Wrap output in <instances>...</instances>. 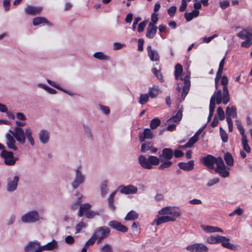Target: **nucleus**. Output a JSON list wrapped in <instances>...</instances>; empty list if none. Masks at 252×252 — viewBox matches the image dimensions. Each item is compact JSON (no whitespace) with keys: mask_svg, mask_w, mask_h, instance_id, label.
<instances>
[{"mask_svg":"<svg viewBox=\"0 0 252 252\" xmlns=\"http://www.w3.org/2000/svg\"><path fill=\"white\" fill-rule=\"evenodd\" d=\"M94 57L95 58H96V59H99L101 60L108 61L110 59V58L109 56L105 55V54H104L103 53L101 52L95 53L94 54Z\"/></svg>","mask_w":252,"mask_h":252,"instance_id":"nucleus-40","label":"nucleus"},{"mask_svg":"<svg viewBox=\"0 0 252 252\" xmlns=\"http://www.w3.org/2000/svg\"><path fill=\"white\" fill-rule=\"evenodd\" d=\"M178 166L180 169L185 171H189L193 168L194 161L193 160H189V161L185 162H179Z\"/></svg>","mask_w":252,"mask_h":252,"instance_id":"nucleus-25","label":"nucleus"},{"mask_svg":"<svg viewBox=\"0 0 252 252\" xmlns=\"http://www.w3.org/2000/svg\"><path fill=\"white\" fill-rule=\"evenodd\" d=\"M252 45V41L251 39H246L244 41L241 43V46L245 48H249Z\"/></svg>","mask_w":252,"mask_h":252,"instance_id":"nucleus-58","label":"nucleus"},{"mask_svg":"<svg viewBox=\"0 0 252 252\" xmlns=\"http://www.w3.org/2000/svg\"><path fill=\"white\" fill-rule=\"evenodd\" d=\"M241 140L243 149L247 153H250L251 152V148L248 144L247 137L242 138Z\"/></svg>","mask_w":252,"mask_h":252,"instance_id":"nucleus-46","label":"nucleus"},{"mask_svg":"<svg viewBox=\"0 0 252 252\" xmlns=\"http://www.w3.org/2000/svg\"><path fill=\"white\" fill-rule=\"evenodd\" d=\"M38 246H39V244L37 242H30L25 247V252H33Z\"/></svg>","mask_w":252,"mask_h":252,"instance_id":"nucleus-34","label":"nucleus"},{"mask_svg":"<svg viewBox=\"0 0 252 252\" xmlns=\"http://www.w3.org/2000/svg\"><path fill=\"white\" fill-rule=\"evenodd\" d=\"M221 102V97L220 91H219L217 94H216L215 95H213L211 96L210 101L209 114L208 117V122H210L212 119L216 108V103L219 105Z\"/></svg>","mask_w":252,"mask_h":252,"instance_id":"nucleus-4","label":"nucleus"},{"mask_svg":"<svg viewBox=\"0 0 252 252\" xmlns=\"http://www.w3.org/2000/svg\"><path fill=\"white\" fill-rule=\"evenodd\" d=\"M138 161L142 167L150 169L152 168V165H157L160 161L162 162L163 160L153 156H150L147 158L143 156H140L138 158Z\"/></svg>","mask_w":252,"mask_h":252,"instance_id":"nucleus-2","label":"nucleus"},{"mask_svg":"<svg viewBox=\"0 0 252 252\" xmlns=\"http://www.w3.org/2000/svg\"><path fill=\"white\" fill-rule=\"evenodd\" d=\"M237 36L241 39H251L252 37V29L247 28L243 29L237 33Z\"/></svg>","mask_w":252,"mask_h":252,"instance_id":"nucleus-21","label":"nucleus"},{"mask_svg":"<svg viewBox=\"0 0 252 252\" xmlns=\"http://www.w3.org/2000/svg\"><path fill=\"white\" fill-rule=\"evenodd\" d=\"M236 125L237 126V127L239 131L240 134L242 135V138L246 137V135L245 134V130L242 126L241 123L239 120H236L235 121Z\"/></svg>","mask_w":252,"mask_h":252,"instance_id":"nucleus-41","label":"nucleus"},{"mask_svg":"<svg viewBox=\"0 0 252 252\" xmlns=\"http://www.w3.org/2000/svg\"><path fill=\"white\" fill-rule=\"evenodd\" d=\"M154 137L152 131L150 128H145L143 132L140 133L139 139L141 142L144 141L146 139H152Z\"/></svg>","mask_w":252,"mask_h":252,"instance_id":"nucleus-20","label":"nucleus"},{"mask_svg":"<svg viewBox=\"0 0 252 252\" xmlns=\"http://www.w3.org/2000/svg\"><path fill=\"white\" fill-rule=\"evenodd\" d=\"M217 111L219 120L220 121L223 120L225 118V115L222 108L221 107H219L217 108Z\"/></svg>","mask_w":252,"mask_h":252,"instance_id":"nucleus-52","label":"nucleus"},{"mask_svg":"<svg viewBox=\"0 0 252 252\" xmlns=\"http://www.w3.org/2000/svg\"><path fill=\"white\" fill-rule=\"evenodd\" d=\"M91 204L89 203H86L84 204H82L80 206L79 212H78V215L79 217H82L83 215L86 212H87L88 210L90 209L91 208Z\"/></svg>","mask_w":252,"mask_h":252,"instance_id":"nucleus-33","label":"nucleus"},{"mask_svg":"<svg viewBox=\"0 0 252 252\" xmlns=\"http://www.w3.org/2000/svg\"><path fill=\"white\" fill-rule=\"evenodd\" d=\"M236 107L235 106L227 107L226 109V116L231 117L233 118L237 117Z\"/></svg>","mask_w":252,"mask_h":252,"instance_id":"nucleus-32","label":"nucleus"},{"mask_svg":"<svg viewBox=\"0 0 252 252\" xmlns=\"http://www.w3.org/2000/svg\"><path fill=\"white\" fill-rule=\"evenodd\" d=\"M50 134L48 130H41L39 133V139L42 144H46L49 140Z\"/></svg>","mask_w":252,"mask_h":252,"instance_id":"nucleus-22","label":"nucleus"},{"mask_svg":"<svg viewBox=\"0 0 252 252\" xmlns=\"http://www.w3.org/2000/svg\"><path fill=\"white\" fill-rule=\"evenodd\" d=\"M159 93V90L158 87L152 88L149 91V96L152 98L156 97Z\"/></svg>","mask_w":252,"mask_h":252,"instance_id":"nucleus-45","label":"nucleus"},{"mask_svg":"<svg viewBox=\"0 0 252 252\" xmlns=\"http://www.w3.org/2000/svg\"><path fill=\"white\" fill-rule=\"evenodd\" d=\"M147 21H144L141 23H140L138 26V32H141L144 31V29L147 25Z\"/></svg>","mask_w":252,"mask_h":252,"instance_id":"nucleus-56","label":"nucleus"},{"mask_svg":"<svg viewBox=\"0 0 252 252\" xmlns=\"http://www.w3.org/2000/svg\"><path fill=\"white\" fill-rule=\"evenodd\" d=\"M6 139V145L7 147L14 151H17L18 148L15 145L16 141L14 138V136L9 133H7L5 135Z\"/></svg>","mask_w":252,"mask_h":252,"instance_id":"nucleus-15","label":"nucleus"},{"mask_svg":"<svg viewBox=\"0 0 252 252\" xmlns=\"http://www.w3.org/2000/svg\"><path fill=\"white\" fill-rule=\"evenodd\" d=\"M32 24L34 26H38L41 24H46L49 26H52V23L49 22L48 20L43 17H37L34 18L32 21Z\"/></svg>","mask_w":252,"mask_h":252,"instance_id":"nucleus-23","label":"nucleus"},{"mask_svg":"<svg viewBox=\"0 0 252 252\" xmlns=\"http://www.w3.org/2000/svg\"><path fill=\"white\" fill-rule=\"evenodd\" d=\"M116 193V190L114 191L110 195L108 198V204L109 207L112 210H114L115 209V206L113 203L114 196Z\"/></svg>","mask_w":252,"mask_h":252,"instance_id":"nucleus-42","label":"nucleus"},{"mask_svg":"<svg viewBox=\"0 0 252 252\" xmlns=\"http://www.w3.org/2000/svg\"><path fill=\"white\" fill-rule=\"evenodd\" d=\"M9 131L20 144H24L27 137L31 145L32 146L34 145V140L32 136V131L30 128H27L25 131L23 128L16 126L13 130H10Z\"/></svg>","mask_w":252,"mask_h":252,"instance_id":"nucleus-1","label":"nucleus"},{"mask_svg":"<svg viewBox=\"0 0 252 252\" xmlns=\"http://www.w3.org/2000/svg\"><path fill=\"white\" fill-rule=\"evenodd\" d=\"M109 225L112 228L117 230L118 231H121L122 232H126L128 231V228L126 226L122 225L120 222L112 220L109 222Z\"/></svg>","mask_w":252,"mask_h":252,"instance_id":"nucleus-16","label":"nucleus"},{"mask_svg":"<svg viewBox=\"0 0 252 252\" xmlns=\"http://www.w3.org/2000/svg\"><path fill=\"white\" fill-rule=\"evenodd\" d=\"M224 159L226 163L229 166L233 165L234 159L229 153H226L224 156Z\"/></svg>","mask_w":252,"mask_h":252,"instance_id":"nucleus-37","label":"nucleus"},{"mask_svg":"<svg viewBox=\"0 0 252 252\" xmlns=\"http://www.w3.org/2000/svg\"><path fill=\"white\" fill-rule=\"evenodd\" d=\"M118 190L125 194H136L138 191V189L132 185H121L118 188Z\"/></svg>","mask_w":252,"mask_h":252,"instance_id":"nucleus-9","label":"nucleus"},{"mask_svg":"<svg viewBox=\"0 0 252 252\" xmlns=\"http://www.w3.org/2000/svg\"><path fill=\"white\" fill-rule=\"evenodd\" d=\"M139 215L134 211H130L125 218L126 220H134L138 218Z\"/></svg>","mask_w":252,"mask_h":252,"instance_id":"nucleus-36","label":"nucleus"},{"mask_svg":"<svg viewBox=\"0 0 252 252\" xmlns=\"http://www.w3.org/2000/svg\"><path fill=\"white\" fill-rule=\"evenodd\" d=\"M198 138L193 135L189 140V141L185 145V147L191 148L197 141Z\"/></svg>","mask_w":252,"mask_h":252,"instance_id":"nucleus-43","label":"nucleus"},{"mask_svg":"<svg viewBox=\"0 0 252 252\" xmlns=\"http://www.w3.org/2000/svg\"><path fill=\"white\" fill-rule=\"evenodd\" d=\"M184 86L182 93V98L184 99L188 94L190 86L189 75H187L184 79Z\"/></svg>","mask_w":252,"mask_h":252,"instance_id":"nucleus-18","label":"nucleus"},{"mask_svg":"<svg viewBox=\"0 0 252 252\" xmlns=\"http://www.w3.org/2000/svg\"><path fill=\"white\" fill-rule=\"evenodd\" d=\"M202 229L207 233L215 232V226L209 225H201Z\"/></svg>","mask_w":252,"mask_h":252,"instance_id":"nucleus-49","label":"nucleus"},{"mask_svg":"<svg viewBox=\"0 0 252 252\" xmlns=\"http://www.w3.org/2000/svg\"><path fill=\"white\" fill-rule=\"evenodd\" d=\"M175 219H173V217H168V216L163 215L162 216H158L157 218L154 220L153 223L157 225H159L163 223L168 222L169 221H175Z\"/></svg>","mask_w":252,"mask_h":252,"instance_id":"nucleus-13","label":"nucleus"},{"mask_svg":"<svg viewBox=\"0 0 252 252\" xmlns=\"http://www.w3.org/2000/svg\"><path fill=\"white\" fill-rule=\"evenodd\" d=\"M100 251L101 252H113V248L110 245L105 244L100 247Z\"/></svg>","mask_w":252,"mask_h":252,"instance_id":"nucleus-44","label":"nucleus"},{"mask_svg":"<svg viewBox=\"0 0 252 252\" xmlns=\"http://www.w3.org/2000/svg\"><path fill=\"white\" fill-rule=\"evenodd\" d=\"M220 237V236L219 235L210 236L207 238V242L209 244L218 243H219Z\"/></svg>","mask_w":252,"mask_h":252,"instance_id":"nucleus-39","label":"nucleus"},{"mask_svg":"<svg viewBox=\"0 0 252 252\" xmlns=\"http://www.w3.org/2000/svg\"><path fill=\"white\" fill-rule=\"evenodd\" d=\"M183 72V67L180 64H177L175 66V70L174 72L175 77L176 80H178L180 76Z\"/></svg>","mask_w":252,"mask_h":252,"instance_id":"nucleus-38","label":"nucleus"},{"mask_svg":"<svg viewBox=\"0 0 252 252\" xmlns=\"http://www.w3.org/2000/svg\"><path fill=\"white\" fill-rule=\"evenodd\" d=\"M220 135L222 141L223 142H226L228 141V135L225 131L222 128L220 127Z\"/></svg>","mask_w":252,"mask_h":252,"instance_id":"nucleus-51","label":"nucleus"},{"mask_svg":"<svg viewBox=\"0 0 252 252\" xmlns=\"http://www.w3.org/2000/svg\"><path fill=\"white\" fill-rule=\"evenodd\" d=\"M3 6L4 7L5 11L8 10L10 9V0H4L3 1Z\"/></svg>","mask_w":252,"mask_h":252,"instance_id":"nucleus-63","label":"nucleus"},{"mask_svg":"<svg viewBox=\"0 0 252 252\" xmlns=\"http://www.w3.org/2000/svg\"><path fill=\"white\" fill-rule=\"evenodd\" d=\"M221 78V84L223 86L222 93L221 90H219L215 92L213 95H215L216 94H217L219 91H220L221 97V102L224 104H226L229 101L230 99L229 91L228 87H227L228 80L227 77L226 76H223Z\"/></svg>","mask_w":252,"mask_h":252,"instance_id":"nucleus-3","label":"nucleus"},{"mask_svg":"<svg viewBox=\"0 0 252 252\" xmlns=\"http://www.w3.org/2000/svg\"><path fill=\"white\" fill-rule=\"evenodd\" d=\"M109 233V228L106 226H102L95 229L93 234L96 239L97 244H100L103 240L108 237Z\"/></svg>","mask_w":252,"mask_h":252,"instance_id":"nucleus-5","label":"nucleus"},{"mask_svg":"<svg viewBox=\"0 0 252 252\" xmlns=\"http://www.w3.org/2000/svg\"><path fill=\"white\" fill-rule=\"evenodd\" d=\"M215 163L217 166L215 169L216 172H217L220 170L225 169V165H224L223 160L221 157H218L216 158Z\"/></svg>","mask_w":252,"mask_h":252,"instance_id":"nucleus-28","label":"nucleus"},{"mask_svg":"<svg viewBox=\"0 0 252 252\" xmlns=\"http://www.w3.org/2000/svg\"><path fill=\"white\" fill-rule=\"evenodd\" d=\"M0 156L3 158L4 163L7 165H14L17 160L16 158H14L12 152H8L6 150L2 151Z\"/></svg>","mask_w":252,"mask_h":252,"instance_id":"nucleus-8","label":"nucleus"},{"mask_svg":"<svg viewBox=\"0 0 252 252\" xmlns=\"http://www.w3.org/2000/svg\"><path fill=\"white\" fill-rule=\"evenodd\" d=\"M160 124V121L158 118L153 119L150 123V127L151 129L156 128Z\"/></svg>","mask_w":252,"mask_h":252,"instance_id":"nucleus-47","label":"nucleus"},{"mask_svg":"<svg viewBox=\"0 0 252 252\" xmlns=\"http://www.w3.org/2000/svg\"><path fill=\"white\" fill-rule=\"evenodd\" d=\"M243 210L242 208L239 207L235 209L234 211H233L232 212L230 213L229 214V216L231 217L234 216L235 215L240 216L243 214Z\"/></svg>","mask_w":252,"mask_h":252,"instance_id":"nucleus-55","label":"nucleus"},{"mask_svg":"<svg viewBox=\"0 0 252 252\" xmlns=\"http://www.w3.org/2000/svg\"><path fill=\"white\" fill-rule=\"evenodd\" d=\"M187 6V1L186 0H182V4L179 7V10L181 12L184 11Z\"/></svg>","mask_w":252,"mask_h":252,"instance_id":"nucleus-64","label":"nucleus"},{"mask_svg":"<svg viewBox=\"0 0 252 252\" xmlns=\"http://www.w3.org/2000/svg\"><path fill=\"white\" fill-rule=\"evenodd\" d=\"M152 72L161 82L163 81V77L160 70H158L156 68H154L152 69Z\"/></svg>","mask_w":252,"mask_h":252,"instance_id":"nucleus-54","label":"nucleus"},{"mask_svg":"<svg viewBox=\"0 0 252 252\" xmlns=\"http://www.w3.org/2000/svg\"><path fill=\"white\" fill-rule=\"evenodd\" d=\"M99 214L98 213L94 212L93 211H88L85 214V216L86 218L88 219H92L94 216L96 215H98Z\"/></svg>","mask_w":252,"mask_h":252,"instance_id":"nucleus-60","label":"nucleus"},{"mask_svg":"<svg viewBox=\"0 0 252 252\" xmlns=\"http://www.w3.org/2000/svg\"><path fill=\"white\" fill-rule=\"evenodd\" d=\"M96 240V239L93 234L91 238L89 239V240L86 243L84 247H86V248L87 249L90 246L93 245Z\"/></svg>","mask_w":252,"mask_h":252,"instance_id":"nucleus-57","label":"nucleus"},{"mask_svg":"<svg viewBox=\"0 0 252 252\" xmlns=\"http://www.w3.org/2000/svg\"><path fill=\"white\" fill-rule=\"evenodd\" d=\"M40 219L38 213L36 211H30L21 217V220L25 223H34Z\"/></svg>","mask_w":252,"mask_h":252,"instance_id":"nucleus-7","label":"nucleus"},{"mask_svg":"<svg viewBox=\"0 0 252 252\" xmlns=\"http://www.w3.org/2000/svg\"><path fill=\"white\" fill-rule=\"evenodd\" d=\"M149 100V95L148 94H141L139 99V103L143 105L146 103Z\"/></svg>","mask_w":252,"mask_h":252,"instance_id":"nucleus-50","label":"nucleus"},{"mask_svg":"<svg viewBox=\"0 0 252 252\" xmlns=\"http://www.w3.org/2000/svg\"><path fill=\"white\" fill-rule=\"evenodd\" d=\"M86 226V224L83 222H81L77 224L76 226V233H79L82 229L85 228Z\"/></svg>","mask_w":252,"mask_h":252,"instance_id":"nucleus-61","label":"nucleus"},{"mask_svg":"<svg viewBox=\"0 0 252 252\" xmlns=\"http://www.w3.org/2000/svg\"><path fill=\"white\" fill-rule=\"evenodd\" d=\"M18 181L19 177L18 176H15L13 179L8 178L7 179V190L8 191L15 190L17 189Z\"/></svg>","mask_w":252,"mask_h":252,"instance_id":"nucleus-14","label":"nucleus"},{"mask_svg":"<svg viewBox=\"0 0 252 252\" xmlns=\"http://www.w3.org/2000/svg\"><path fill=\"white\" fill-rule=\"evenodd\" d=\"M42 10V7L40 6H33L28 5L25 9V11L28 15H35L39 14Z\"/></svg>","mask_w":252,"mask_h":252,"instance_id":"nucleus-17","label":"nucleus"},{"mask_svg":"<svg viewBox=\"0 0 252 252\" xmlns=\"http://www.w3.org/2000/svg\"><path fill=\"white\" fill-rule=\"evenodd\" d=\"M223 65L224 64H219V67L215 78V86L216 89H217L219 81L221 77V74L223 69Z\"/></svg>","mask_w":252,"mask_h":252,"instance_id":"nucleus-35","label":"nucleus"},{"mask_svg":"<svg viewBox=\"0 0 252 252\" xmlns=\"http://www.w3.org/2000/svg\"><path fill=\"white\" fill-rule=\"evenodd\" d=\"M199 15V11L197 10H193L190 12H186L185 18L187 22L190 21L193 18L197 17Z\"/></svg>","mask_w":252,"mask_h":252,"instance_id":"nucleus-29","label":"nucleus"},{"mask_svg":"<svg viewBox=\"0 0 252 252\" xmlns=\"http://www.w3.org/2000/svg\"><path fill=\"white\" fill-rule=\"evenodd\" d=\"M152 147V144L151 143H143L141 145V151L143 153H145L151 149Z\"/></svg>","mask_w":252,"mask_h":252,"instance_id":"nucleus-53","label":"nucleus"},{"mask_svg":"<svg viewBox=\"0 0 252 252\" xmlns=\"http://www.w3.org/2000/svg\"><path fill=\"white\" fill-rule=\"evenodd\" d=\"M147 51L148 56L150 60L153 62H157L159 60V55L158 52L152 49L151 46H148L147 47Z\"/></svg>","mask_w":252,"mask_h":252,"instance_id":"nucleus-24","label":"nucleus"},{"mask_svg":"<svg viewBox=\"0 0 252 252\" xmlns=\"http://www.w3.org/2000/svg\"><path fill=\"white\" fill-rule=\"evenodd\" d=\"M159 215H166L168 217H173L174 219L179 217L181 213L179 209L175 207H165L158 212Z\"/></svg>","mask_w":252,"mask_h":252,"instance_id":"nucleus-6","label":"nucleus"},{"mask_svg":"<svg viewBox=\"0 0 252 252\" xmlns=\"http://www.w3.org/2000/svg\"><path fill=\"white\" fill-rule=\"evenodd\" d=\"M182 118V112L181 110H179L175 116H173L170 119H169L167 123L168 124L171 123H175L174 124H178L179 122L181 120Z\"/></svg>","mask_w":252,"mask_h":252,"instance_id":"nucleus-30","label":"nucleus"},{"mask_svg":"<svg viewBox=\"0 0 252 252\" xmlns=\"http://www.w3.org/2000/svg\"><path fill=\"white\" fill-rule=\"evenodd\" d=\"M58 246V245L57 241L55 240H53L51 242L43 246V248L45 251H52L57 249Z\"/></svg>","mask_w":252,"mask_h":252,"instance_id":"nucleus-31","label":"nucleus"},{"mask_svg":"<svg viewBox=\"0 0 252 252\" xmlns=\"http://www.w3.org/2000/svg\"><path fill=\"white\" fill-rule=\"evenodd\" d=\"M151 21L152 22V24L155 25V24L157 23L158 18V14L155 13H153L151 15Z\"/></svg>","mask_w":252,"mask_h":252,"instance_id":"nucleus-62","label":"nucleus"},{"mask_svg":"<svg viewBox=\"0 0 252 252\" xmlns=\"http://www.w3.org/2000/svg\"><path fill=\"white\" fill-rule=\"evenodd\" d=\"M81 169V166L79 165L75 170V178L72 183V186L74 189H76L79 185L84 181L85 178L80 171Z\"/></svg>","mask_w":252,"mask_h":252,"instance_id":"nucleus-10","label":"nucleus"},{"mask_svg":"<svg viewBox=\"0 0 252 252\" xmlns=\"http://www.w3.org/2000/svg\"><path fill=\"white\" fill-rule=\"evenodd\" d=\"M177 7L175 6H172L167 10V13L170 17H173L174 16Z\"/></svg>","mask_w":252,"mask_h":252,"instance_id":"nucleus-59","label":"nucleus"},{"mask_svg":"<svg viewBox=\"0 0 252 252\" xmlns=\"http://www.w3.org/2000/svg\"><path fill=\"white\" fill-rule=\"evenodd\" d=\"M157 27L150 22L147 29L146 36L148 38H153L156 34Z\"/></svg>","mask_w":252,"mask_h":252,"instance_id":"nucleus-19","label":"nucleus"},{"mask_svg":"<svg viewBox=\"0 0 252 252\" xmlns=\"http://www.w3.org/2000/svg\"><path fill=\"white\" fill-rule=\"evenodd\" d=\"M229 241V239L226 238L224 236H220V239L219 240V243H221V245L222 246L231 250L235 249L236 247L233 245L231 244V243H230Z\"/></svg>","mask_w":252,"mask_h":252,"instance_id":"nucleus-26","label":"nucleus"},{"mask_svg":"<svg viewBox=\"0 0 252 252\" xmlns=\"http://www.w3.org/2000/svg\"><path fill=\"white\" fill-rule=\"evenodd\" d=\"M173 163L171 161L166 160L162 162L159 166V170H164L165 168H168L172 165Z\"/></svg>","mask_w":252,"mask_h":252,"instance_id":"nucleus-48","label":"nucleus"},{"mask_svg":"<svg viewBox=\"0 0 252 252\" xmlns=\"http://www.w3.org/2000/svg\"><path fill=\"white\" fill-rule=\"evenodd\" d=\"M216 158L212 155H208L200 159L201 162L209 169H214V164Z\"/></svg>","mask_w":252,"mask_h":252,"instance_id":"nucleus-11","label":"nucleus"},{"mask_svg":"<svg viewBox=\"0 0 252 252\" xmlns=\"http://www.w3.org/2000/svg\"><path fill=\"white\" fill-rule=\"evenodd\" d=\"M173 155V151L170 148H164L162 150V155L159 156L161 158L163 157L166 160H170L172 158Z\"/></svg>","mask_w":252,"mask_h":252,"instance_id":"nucleus-27","label":"nucleus"},{"mask_svg":"<svg viewBox=\"0 0 252 252\" xmlns=\"http://www.w3.org/2000/svg\"><path fill=\"white\" fill-rule=\"evenodd\" d=\"M187 250L192 252H206L208 251V248L201 243H195L188 246Z\"/></svg>","mask_w":252,"mask_h":252,"instance_id":"nucleus-12","label":"nucleus"}]
</instances>
